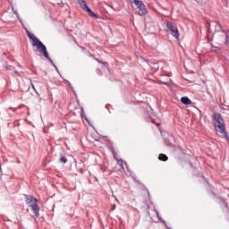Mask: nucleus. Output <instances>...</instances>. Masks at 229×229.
Masks as SVG:
<instances>
[{"label": "nucleus", "instance_id": "nucleus-1", "mask_svg": "<svg viewBox=\"0 0 229 229\" xmlns=\"http://www.w3.org/2000/svg\"><path fill=\"white\" fill-rule=\"evenodd\" d=\"M33 47H36L35 51L37 53H40V55H43L45 58H47V60L50 62V64L55 67V71L58 72V68L53 63V59L49 57V54L47 53V47H46L45 44L40 41V39H34V43H32Z\"/></svg>", "mask_w": 229, "mask_h": 229}, {"label": "nucleus", "instance_id": "nucleus-2", "mask_svg": "<svg viewBox=\"0 0 229 229\" xmlns=\"http://www.w3.org/2000/svg\"><path fill=\"white\" fill-rule=\"evenodd\" d=\"M25 198L28 207L31 208L36 217H38V216H40V207H38V204H37V199L30 195H25Z\"/></svg>", "mask_w": 229, "mask_h": 229}, {"label": "nucleus", "instance_id": "nucleus-3", "mask_svg": "<svg viewBox=\"0 0 229 229\" xmlns=\"http://www.w3.org/2000/svg\"><path fill=\"white\" fill-rule=\"evenodd\" d=\"M131 3L133 6V8H136V10L138 11V14L142 16V15H146L148 13V9H146V5L144 4V3H142V1L140 0H131Z\"/></svg>", "mask_w": 229, "mask_h": 229}, {"label": "nucleus", "instance_id": "nucleus-4", "mask_svg": "<svg viewBox=\"0 0 229 229\" xmlns=\"http://www.w3.org/2000/svg\"><path fill=\"white\" fill-rule=\"evenodd\" d=\"M216 131L219 133L225 132V120L221 117V114H214Z\"/></svg>", "mask_w": 229, "mask_h": 229}, {"label": "nucleus", "instance_id": "nucleus-5", "mask_svg": "<svg viewBox=\"0 0 229 229\" xmlns=\"http://www.w3.org/2000/svg\"><path fill=\"white\" fill-rule=\"evenodd\" d=\"M166 26L167 30L171 31V35H173V37L176 38L177 39L180 38V32L178 31V27H176L175 24L168 22Z\"/></svg>", "mask_w": 229, "mask_h": 229}, {"label": "nucleus", "instance_id": "nucleus-6", "mask_svg": "<svg viewBox=\"0 0 229 229\" xmlns=\"http://www.w3.org/2000/svg\"><path fill=\"white\" fill-rule=\"evenodd\" d=\"M26 33H27L29 38L31 39V45L34 44L35 39H36V40H38V38L35 37V35H33L31 32H30V30H28V29H26Z\"/></svg>", "mask_w": 229, "mask_h": 229}, {"label": "nucleus", "instance_id": "nucleus-7", "mask_svg": "<svg viewBox=\"0 0 229 229\" xmlns=\"http://www.w3.org/2000/svg\"><path fill=\"white\" fill-rule=\"evenodd\" d=\"M181 102L183 104V105H192V101L190 100L189 98L187 97H182L181 98Z\"/></svg>", "mask_w": 229, "mask_h": 229}, {"label": "nucleus", "instance_id": "nucleus-8", "mask_svg": "<svg viewBox=\"0 0 229 229\" xmlns=\"http://www.w3.org/2000/svg\"><path fill=\"white\" fill-rule=\"evenodd\" d=\"M78 3H79V4H80V6H81V8H83L84 10H85L86 8H89V6L87 5V2H85L84 0H78Z\"/></svg>", "mask_w": 229, "mask_h": 229}, {"label": "nucleus", "instance_id": "nucleus-9", "mask_svg": "<svg viewBox=\"0 0 229 229\" xmlns=\"http://www.w3.org/2000/svg\"><path fill=\"white\" fill-rule=\"evenodd\" d=\"M86 12H88V13L91 16V17H96V13H94V12H92V10L90 8H86L84 9Z\"/></svg>", "mask_w": 229, "mask_h": 229}, {"label": "nucleus", "instance_id": "nucleus-10", "mask_svg": "<svg viewBox=\"0 0 229 229\" xmlns=\"http://www.w3.org/2000/svg\"><path fill=\"white\" fill-rule=\"evenodd\" d=\"M159 160H162L163 162H165V160H167V156L164 155V154H160L158 157Z\"/></svg>", "mask_w": 229, "mask_h": 229}, {"label": "nucleus", "instance_id": "nucleus-11", "mask_svg": "<svg viewBox=\"0 0 229 229\" xmlns=\"http://www.w3.org/2000/svg\"><path fill=\"white\" fill-rule=\"evenodd\" d=\"M60 162H62L63 164H67V158L65 157H62L60 158Z\"/></svg>", "mask_w": 229, "mask_h": 229}, {"label": "nucleus", "instance_id": "nucleus-12", "mask_svg": "<svg viewBox=\"0 0 229 229\" xmlns=\"http://www.w3.org/2000/svg\"><path fill=\"white\" fill-rule=\"evenodd\" d=\"M156 214L159 219V221H162V223H165V221L162 220V218L160 217V216L158 215L157 211H156Z\"/></svg>", "mask_w": 229, "mask_h": 229}, {"label": "nucleus", "instance_id": "nucleus-13", "mask_svg": "<svg viewBox=\"0 0 229 229\" xmlns=\"http://www.w3.org/2000/svg\"><path fill=\"white\" fill-rule=\"evenodd\" d=\"M156 214L159 219V221H162V223H165V221L162 220V218L160 217V216L158 215L157 211H156Z\"/></svg>", "mask_w": 229, "mask_h": 229}, {"label": "nucleus", "instance_id": "nucleus-14", "mask_svg": "<svg viewBox=\"0 0 229 229\" xmlns=\"http://www.w3.org/2000/svg\"><path fill=\"white\" fill-rule=\"evenodd\" d=\"M6 70H7V71H13V66H7V67H6Z\"/></svg>", "mask_w": 229, "mask_h": 229}, {"label": "nucleus", "instance_id": "nucleus-15", "mask_svg": "<svg viewBox=\"0 0 229 229\" xmlns=\"http://www.w3.org/2000/svg\"><path fill=\"white\" fill-rule=\"evenodd\" d=\"M118 164L121 165L122 169H124V167L123 166V160H119Z\"/></svg>", "mask_w": 229, "mask_h": 229}, {"label": "nucleus", "instance_id": "nucleus-16", "mask_svg": "<svg viewBox=\"0 0 229 229\" xmlns=\"http://www.w3.org/2000/svg\"><path fill=\"white\" fill-rule=\"evenodd\" d=\"M13 13H15V15H17V17H18V19H19L20 22H21V18L19 17V13H17V12H16V11H14V12H13Z\"/></svg>", "mask_w": 229, "mask_h": 229}, {"label": "nucleus", "instance_id": "nucleus-17", "mask_svg": "<svg viewBox=\"0 0 229 229\" xmlns=\"http://www.w3.org/2000/svg\"><path fill=\"white\" fill-rule=\"evenodd\" d=\"M225 37V40H228V35L226 34V32L223 31Z\"/></svg>", "mask_w": 229, "mask_h": 229}, {"label": "nucleus", "instance_id": "nucleus-18", "mask_svg": "<svg viewBox=\"0 0 229 229\" xmlns=\"http://www.w3.org/2000/svg\"><path fill=\"white\" fill-rule=\"evenodd\" d=\"M115 208H116V206L113 205L111 210H115Z\"/></svg>", "mask_w": 229, "mask_h": 229}, {"label": "nucleus", "instance_id": "nucleus-19", "mask_svg": "<svg viewBox=\"0 0 229 229\" xmlns=\"http://www.w3.org/2000/svg\"><path fill=\"white\" fill-rule=\"evenodd\" d=\"M31 87H32L33 90H35V92H37V89H35V85L31 84Z\"/></svg>", "mask_w": 229, "mask_h": 229}, {"label": "nucleus", "instance_id": "nucleus-20", "mask_svg": "<svg viewBox=\"0 0 229 229\" xmlns=\"http://www.w3.org/2000/svg\"><path fill=\"white\" fill-rule=\"evenodd\" d=\"M0 173H3V168L1 167V163H0Z\"/></svg>", "mask_w": 229, "mask_h": 229}, {"label": "nucleus", "instance_id": "nucleus-21", "mask_svg": "<svg viewBox=\"0 0 229 229\" xmlns=\"http://www.w3.org/2000/svg\"><path fill=\"white\" fill-rule=\"evenodd\" d=\"M216 25L218 28H221V25H219L217 22H216Z\"/></svg>", "mask_w": 229, "mask_h": 229}, {"label": "nucleus", "instance_id": "nucleus-22", "mask_svg": "<svg viewBox=\"0 0 229 229\" xmlns=\"http://www.w3.org/2000/svg\"><path fill=\"white\" fill-rule=\"evenodd\" d=\"M14 72H15V74H19V72H17V71H14Z\"/></svg>", "mask_w": 229, "mask_h": 229}, {"label": "nucleus", "instance_id": "nucleus-23", "mask_svg": "<svg viewBox=\"0 0 229 229\" xmlns=\"http://www.w3.org/2000/svg\"><path fill=\"white\" fill-rule=\"evenodd\" d=\"M115 201H119V200H117V198H115Z\"/></svg>", "mask_w": 229, "mask_h": 229}, {"label": "nucleus", "instance_id": "nucleus-24", "mask_svg": "<svg viewBox=\"0 0 229 229\" xmlns=\"http://www.w3.org/2000/svg\"><path fill=\"white\" fill-rule=\"evenodd\" d=\"M168 229H170V228H168Z\"/></svg>", "mask_w": 229, "mask_h": 229}]
</instances>
